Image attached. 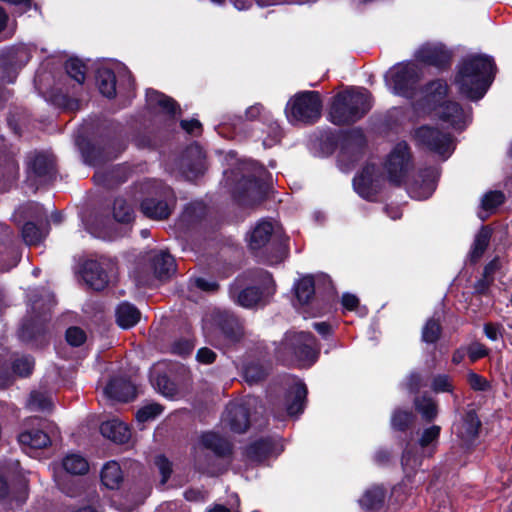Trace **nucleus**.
<instances>
[{
	"label": "nucleus",
	"instance_id": "obj_55",
	"mask_svg": "<svg viewBox=\"0 0 512 512\" xmlns=\"http://www.w3.org/2000/svg\"><path fill=\"white\" fill-rule=\"evenodd\" d=\"M223 332L231 341H237L242 336V328L236 321L229 323V327H223Z\"/></svg>",
	"mask_w": 512,
	"mask_h": 512
},
{
	"label": "nucleus",
	"instance_id": "obj_48",
	"mask_svg": "<svg viewBox=\"0 0 512 512\" xmlns=\"http://www.w3.org/2000/svg\"><path fill=\"white\" fill-rule=\"evenodd\" d=\"M34 366V362L31 358L23 356L17 358L13 362V371L19 376H28Z\"/></svg>",
	"mask_w": 512,
	"mask_h": 512
},
{
	"label": "nucleus",
	"instance_id": "obj_37",
	"mask_svg": "<svg viewBox=\"0 0 512 512\" xmlns=\"http://www.w3.org/2000/svg\"><path fill=\"white\" fill-rule=\"evenodd\" d=\"M113 216L121 223H129L134 219L132 207L123 198H116L113 205Z\"/></svg>",
	"mask_w": 512,
	"mask_h": 512
},
{
	"label": "nucleus",
	"instance_id": "obj_35",
	"mask_svg": "<svg viewBox=\"0 0 512 512\" xmlns=\"http://www.w3.org/2000/svg\"><path fill=\"white\" fill-rule=\"evenodd\" d=\"M385 492L382 487L375 486L367 490L359 500L360 505L366 509H374L383 503Z\"/></svg>",
	"mask_w": 512,
	"mask_h": 512
},
{
	"label": "nucleus",
	"instance_id": "obj_41",
	"mask_svg": "<svg viewBox=\"0 0 512 512\" xmlns=\"http://www.w3.org/2000/svg\"><path fill=\"white\" fill-rule=\"evenodd\" d=\"M28 407L32 411H49L52 408V401L44 393L32 392L28 401Z\"/></svg>",
	"mask_w": 512,
	"mask_h": 512
},
{
	"label": "nucleus",
	"instance_id": "obj_32",
	"mask_svg": "<svg viewBox=\"0 0 512 512\" xmlns=\"http://www.w3.org/2000/svg\"><path fill=\"white\" fill-rule=\"evenodd\" d=\"M201 444L216 454L224 455L229 452V444L219 435L213 432H208L202 435Z\"/></svg>",
	"mask_w": 512,
	"mask_h": 512
},
{
	"label": "nucleus",
	"instance_id": "obj_33",
	"mask_svg": "<svg viewBox=\"0 0 512 512\" xmlns=\"http://www.w3.org/2000/svg\"><path fill=\"white\" fill-rule=\"evenodd\" d=\"M63 467L68 473L74 475L85 474L89 469L87 460L79 454L67 455L63 460Z\"/></svg>",
	"mask_w": 512,
	"mask_h": 512
},
{
	"label": "nucleus",
	"instance_id": "obj_19",
	"mask_svg": "<svg viewBox=\"0 0 512 512\" xmlns=\"http://www.w3.org/2000/svg\"><path fill=\"white\" fill-rule=\"evenodd\" d=\"M28 178L35 183L44 184L56 178L54 162H29Z\"/></svg>",
	"mask_w": 512,
	"mask_h": 512
},
{
	"label": "nucleus",
	"instance_id": "obj_38",
	"mask_svg": "<svg viewBox=\"0 0 512 512\" xmlns=\"http://www.w3.org/2000/svg\"><path fill=\"white\" fill-rule=\"evenodd\" d=\"M272 451V444L269 440H260L248 448V456L254 461H262Z\"/></svg>",
	"mask_w": 512,
	"mask_h": 512
},
{
	"label": "nucleus",
	"instance_id": "obj_64",
	"mask_svg": "<svg viewBox=\"0 0 512 512\" xmlns=\"http://www.w3.org/2000/svg\"><path fill=\"white\" fill-rule=\"evenodd\" d=\"M255 369L256 368L253 367V366H249V367L246 368L245 376H246L248 381L256 382V381L260 380L261 378H263L264 373L263 372H259V373L255 374L254 373Z\"/></svg>",
	"mask_w": 512,
	"mask_h": 512
},
{
	"label": "nucleus",
	"instance_id": "obj_44",
	"mask_svg": "<svg viewBox=\"0 0 512 512\" xmlns=\"http://www.w3.org/2000/svg\"><path fill=\"white\" fill-rule=\"evenodd\" d=\"M22 236L26 244H37L43 238L42 233L32 222H27L22 228Z\"/></svg>",
	"mask_w": 512,
	"mask_h": 512
},
{
	"label": "nucleus",
	"instance_id": "obj_40",
	"mask_svg": "<svg viewBox=\"0 0 512 512\" xmlns=\"http://www.w3.org/2000/svg\"><path fill=\"white\" fill-rule=\"evenodd\" d=\"M65 69L68 75L77 83L82 84L85 81V65L79 59L71 58L67 60Z\"/></svg>",
	"mask_w": 512,
	"mask_h": 512
},
{
	"label": "nucleus",
	"instance_id": "obj_12",
	"mask_svg": "<svg viewBox=\"0 0 512 512\" xmlns=\"http://www.w3.org/2000/svg\"><path fill=\"white\" fill-rule=\"evenodd\" d=\"M436 114L456 130H463L469 121L468 114L456 102H444L437 106Z\"/></svg>",
	"mask_w": 512,
	"mask_h": 512
},
{
	"label": "nucleus",
	"instance_id": "obj_53",
	"mask_svg": "<svg viewBox=\"0 0 512 512\" xmlns=\"http://www.w3.org/2000/svg\"><path fill=\"white\" fill-rule=\"evenodd\" d=\"M452 385L448 376L439 375L433 379L432 389L437 392H449L451 391Z\"/></svg>",
	"mask_w": 512,
	"mask_h": 512
},
{
	"label": "nucleus",
	"instance_id": "obj_39",
	"mask_svg": "<svg viewBox=\"0 0 512 512\" xmlns=\"http://www.w3.org/2000/svg\"><path fill=\"white\" fill-rule=\"evenodd\" d=\"M441 325L435 319L426 321L422 328L421 338L425 343H435L441 336Z\"/></svg>",
	"mask_w": 512,
	"mask_h": 512
},
{
	"label": "nucleus",
	"instance_id": "obj_34",
	"mask_svg": "<svg viewBox=\"0 0 512 512\" xmlns=\"http://www.w3.org/2000/svg\"><path fill=\"white\" fill-rule=\"evenodd\" d=\"M414 404L416 410L426 421H432L438 414L436 402L430 397H417Z\"/></svg>",
	"mask_w": 512,
	"mask_h": 512
},
{
	"label": "nucleus",
	"instance_id": "obj_58",
	"mask_svg": "<svg viewBox=\"0 0 512 512\" xmlns=\"http://www.w3.org/2000/svg\"><path fill=\"white\" fill-rule=\"evenodd\" d=\"M180 125L189 134H199L202 129V125L197 119L182 120Z\"/></svg>",
	"mask_w": 512,
	"mask_h": 512
},
{
	"label": "nucleus",
	"instance_id": "obj_7",
	"mask_svg": "<svg viewBox=\"0 0 512 512\" xmlns=\"http://www.w3.org/2000/svg\"><path fill=\"white\" fill-rule=\"evenodd\" d=\"M412 138L417 146L447 158L451 156L456 146L455 140L450 134L428 125L414 129Z\"/></svg>",
	"mask_w": 512,
	"mask_h": 512
},
{
	"label": "nucleus",
	"instance_id": "obj_42",
	"mask_svg": "<svg viewBox=\"0 0 512 512\" xmlns=\"http://www.w3.org/2000/svg\"><path fill=\"white\" fill-rule=\"evenodd\" d=\"M505 200V196L500 191H490L483 195L481 200V207L486 211L496 209Z\"/></svg>",
	"mask_w": 512,
	"mask_h": 512
},
{
	"label": "nucleus",
	"instance_id": "obj_28",
	"mask_svg": "<svg viewBox=\"0 0 512 512\" xmlns=\"http://www.w3.org/2000/svg\"><path fill=\"white\" fill-rule=\"evenodd\" d=\"M146 98L149 105L157 106L170 115L176 114L177 104L172 98L153 89L147 90Z\"/></svg>",
	"mask_w": 512,
	"mask_h": 512
},
{
	"label": "nucleus",
	"instance_id": "obj_51",
	"mask_svg": "<svg viewBox=\"0 0 512 512\" xmlns=\"http://www.w3.org/2000/svg\"><path fill=\"white\" fill-rule=\"evenodd\" d=\"M181 167L180 169L183 170L184 177L188 180L195 179L198 174L201 172L199 167L201 166L202 162H180Z\"/></svg>",
	"mask_w": 512,
	"mask_h": 512
},
{
	"label": "nucleus",
	"instance_id": "obj_54",
	"mask_svg": "<svg viewBox=\"0 0 512 512\" xmlns=\"http://www.w3.org/2000/svg\"><path fill=\"white\" fill-rule=\"evenodd\" d=\"M155 464L157 465L161 475V482L164 484L168 480L171 473V464L164 456H157L155 460Z\"/></svg>",
	"mask_w": 512,
	"mask_h": 512
},
{
	"label": "nucleus",
	"instance_id": "obj_31",
	"mask_svg": "<svg viewBox=\"0 0 512 512\" xmlns=\"http://www.w3.org/2000/svg\"><path fill=\"white\" fill-rule=\"evenodd\" d=\"M479 426L478 418L473 413H469L458 428V436L464 442L469 443L477 436Z\"/></svg>",
	"mask_w": 512,
	"mask_h": 512
},
{
	"label": "nucleus",
	"instance_id": "obj_60",
	"mask_svg": "<svg viewBox=\"0 0 512 512\" xmlns=\"http://www.w3.org/2000/svg\"><path fill=\"white\" fill-rule=\"evenodd\" d=\"M197 359L201 363L210 364L215 361L216 354L208 348H201L197 352Z\"/></svg>",
	"mask_w": 512,
	"mask_h": 512
},
{
	"label": "nucleus",
	"instance_id": "obj_1",
	"mask_svg": "<svg viewBox=\"0 0 512 512\" xmlns=\"http://www.w3.org/2000/svg\"><path fill=\"white\" fill-rule=\"evenodd\" d=\"M224 181L241 205L253 206L264 198L268 174L256 162H240L224 172Z\"/></svg>",
	"mask_w": 512,
	"mask_h": 512
},
{
	"label": "nucleus",
	"instance_id": "obj_3",
	"mask_svg": "<svg viewBox=\"0 0 512 512\" xmlns=\"http://www.w3.org/2000/svg\"><path fill=\"white\" fill-rule=\"evenodd\" d=\"M414 162H385L384 169L388 180L396 185L405 183L412 197L426 199L432 195L439 177L434 168H418L415 174Z\"/></svg>",
	"mask_w": 512,
	"mask_h": 512
},
{
	"label": "nucleus",
	"instance_id": "obj_24",
	"mask_svg": "<svg viewBox=\"0 0 512 512\" xmlns=\"http://www.w3.org/2000/svg\"><path fill=\"white\" fill-rule=\"evenodd\" d=\"M19 442L24 447L41 449L50 443V436L42 430H27L19 435Z\"/></svg>",
	"mask_w": 512,
	"mask_h": 512
},
{
	"label": "nucleus",
	"instance_id": "obj_13",
	"mask_svg": "<svg viewBox=\"0 0 512 512\" xmlns=\"http://www.w3.org/2000/svg\"><path fill=\"white\" fill-rule=\"evenodd\" d=\"M375 164L367 163L361 173L353 179L355 191L364 199H371L376 194Z\"/></svg>",
	"mask_w": 512,
	"mask_h": 512
},
{
	"label": "nucleus",
	"instance_id": "obj_18",
	"mask_svg": "<svg viewBox=\"0 0 512 512\" xmlns=\"http://www.w3.org/2000/svg\"><path fill=\"white\" fill-rule=\"evenodd\" d=\"M100 431L104 437L116 443H125L131 436L128 426L119 419L103 422Z\"/></svg>",
	"mask_w": 512,
	"mask_h": 512
},
{
	"label": "nucleus",
	"instance_id": "obj_46",
	"mask_svg": "<svg viewBox=\"0 0 512 512\" xmlns=\"http://www.w3.org/2000/svg\"><path fill=\"white\" fill-rule=\"evenodd\" d=\"M413 420V414L410 411L397 410L392 415V426L398 430H404Z\"/></svg>",
	"mask_w": 512,
	"mask_h": 512
},
{
	"label": "nucleus",
	"instance_id": "obj_9",
	"mask_svg": "<svg viewBox=\"0 0 512 512\" xmlns=\"http://www.w3.org/2000/svg\"><path fill=\"white\" fill-rule=\"evenodd\" d=\"M388 78L396 94L412 98L420 79V69L414 63L398 64L389 70Z\"/></svg>",
	"mask_w": 512,
	"mask_h": 512
},
{
	"label": "nucleus",
	"instance_id": "obj_30",
	"mask_svg": "<svg viewBox=\"0 0 512 512\" xmlns=\"http://www.w3.org/2000/svg\"><path fill=\"white\" fill-rule=\"evenodd\" d=\"M102 483L110 489L117 488L122 481V471L117 462H108L102 469Z\"/></svg>",
	"mask_w": 512,
	"mask_h": 512
},
{
	"label": "nucleus",
	"instance_id": "obj_25",
	"mask_svg": "<svg viewBox=\"0 0 512 512\" xmlns=\"http://www.w3.org/2000/svg\"><path fill=\"white\" fill-rule=\"evenodd\" d=\"M441 427L438 425H432L425 428L420 434L418 444L423 450L424 454L428 456L432 455L437 447Z\"/></svg>",
	"mask_w": 512,
	"mask_h": 512
},
{
	"label": "nucleus",
	"instance_id": "obj_63",
	"mask_svg": "<svg viewBox=\"0 0 512 512\" xmlns=\"http://www.w3.org/2000/svg\"><path fill=\"white\" fill-rule=\"evenodd\" d=\"M421 383L422 378L420 374L412 373L408 378L407 387L410 391L415 392L421 387Z\"/></svg>",
	"mask_w": 512,
	"mask_h": 512
},
{
	"label": "nucleus",
	"instance_id": "obj_52",
	"mask_svg": "<svg viewBox=\"0 0 512 512\" xmlns=\"http://www.w3.org/2000/svg\"><path fill=\"white\" fill-rule=\"evenodd\" d=\"M484 334L489 340L496 341L502 337L503 327L496 323H486L484 325Z\"/></svg>",
	"mask_w": 512,
	"mask_h": 512
},
{
	"label": "nucleus",
	"instance_id": "obj_49",
	"mask_svg": "<svg viewBox=\"0 0 512 512\" xmlns=\"http://www.w3.org/2000/svg\"><path fill=\"white\" fill-rule=\"evenodd\" d=\"M66 340L72 346H80L86 340V333L79 327H70L66 331Z\"/></svg>",
	"mask_w": 512,
	"mask_h": 512
},
{
	"label": "nucleus",
	"instance_id": "obj_57",
	"mask_svg": "<svg viewBox=\"0 0 512 512\" xmlns=\"http://www.w3.org/2000/svg\"><path fill=\"white\" fill-rule=\"evenodd\" d=\"M188 160H203L207 157L205 151L199 144H192L186 150Z\"/></svg>",
	"mask_w": 512,
	"mask_h": 512
},
{
	"label": "nucleus",
	"instance_id": "obj_23",
	"mask_svg": "<svg viewBox=\"0 0 512 512\" xmlns=\"http://www.w3.org/2000/svg\"><path fill=\"white\" fill-rule=\"evenodd\" d=\"M273 231L274 227L271 222H259L250 234L249 246L251 249L257 250L263 247L269 241Z\"/></svg>",
	"mask_w": 512,
	"mask_h": 512
},
{
	"label": "nucleus",
	"instance_id": "obj_15",
	"mask_svg": "<svg viewBox=\"0 0 512 512\" xmlns=\"http://www.w3.org/2000/svg\"><path fill=\"white\" fill-rule=\"evenodd\" d=\"M418 58L427 64L444 68L450 64L451 53L441 45H426L418 51Z\"/></svg>",
	"mask_w": 512,
	"mask_h": 512
},
{
	"label": "nucleus",
	"instance_id": "obj_20",
	"mask_svg": "<svg viewBox=\"0 0 512 512\" xmlns=\"http://www.w3.org/2000/svg\"><path fill=\"white\" fill-rule=\"evenodd\" d=\"M104 391L109 398L124 402L134 398L136 393L134 385L124 379L110 381Z\"/></svg>",
	"mask_w": 512,
	"mask_h": 512
},
{
	"label": "nucleus",
	"instance_id": "obj_4",
	"mask_svg": "<svg viewBox=\"0 0 512 512\" xmlns=\"http://www.w3.org/2000/svg\"><path fill=\"white\" fill-rule=\"evenodd\" d=\"M371 95L364 88H352L334 96L329 119L335 125H349L371 109Z\"/></svg>",
	"mask_w": 512,
	"mask_h": 512
},
{
	"label": "nucleus",
	"instance_id": "obj_50",
	"mask_svg": "<svg viewBox=\"0 0 512 512\" xmlns=\"http://www.w3.org/2000/svg\"><path fill=\"white\" fill-rule=\"evenodd\" d=\"M466 349L467 355L471 362H475L478 359L487 356L489 352L486 346L479 342L471 343Z\"/></svg>",
	"mask_w": 512,
	"mask_h": 512
},
{
	"label": "nucleus",
	"instance_id": "obj_59",
	"mask_svg": "<svg viewBox=\"0 0 512 512\" xmlns=\"http://www.w3.org/2000/svg\"><path fill=\"white\" fill-rule=\"evenodd\" d=\"M194 285L205 292H213L218 288V284L215 281H210L204 278L195 279Z\"/></svg>",
	"mask_w": 512,
	"mask_h": 512
},
{
	"label": "nucleus",
	"instance_id": "obj_8",
	"mask_svg": "<svg viewBox=\"0 0 512 512\" xmlns=\"http://www.w3.org/2000/svg\"><path fill=\"white\" fill-rule=\"evenodd\" d=\"M281 349L284 355H294L302 365H311L318 354L315 338L305 332L286 334Z\"/></svg>",
	"mask_w": 512,
	"mask_h": 512
},
{
	"label": "nucleus",
	"instance_id": "obj_62",
	"mask_svg": "<svg viewBox=\"0 0 512 512\" xmlns=\"http://www.w3.org/2000/svg\"><path fill=\"white\" fill-rule=\"evenodd\" d=\"M358 303V298L353 294L346 293L342 296V304L348 310H354Z\"/></svg>",
	"mask_w": 512,
	"mask_h": 512
},
{
	"label": "nucleus",
	"instance_id": "obj_43",
	"mask_svg": "<svg viewBox=\"0 0 512 512\" xmlns=\"http://www.w3.org/2000/svg\"><path fill=\"white\" fill-rule=\"evenodd\" d=\"M411 149L409 144L404 141H398L391 149L387 160H410Z\"/></svg>",
	"mask_w": 512,
	"mask_h": 512
},
{
	"label": "nucleus",
	"instance_id": "obj_36",
	"mask_svg": "<svg viewBox=\"0 0 512 512\" xmlns=\"http://www.w3.org/2000/svg\"><path fill=\"white\" fill-rule=\"evenodd\" d=\"M295 294L300 303H308L314 295L313 278L311 276L301 278L295 285Z\"/></svg>",
	"mask_w": 512,
	"mask_h": 512
},
{
	"label": "nucleus",
	"instance_id": "obj_29",
	"mask_svg": "<svg viewBox=\"0 0 512 512\" xmlns=\"http://www.w3.org/2000/svg\"><path fill=\"white\" fill-rule=\"evenodd\" d=\"M492 235V230L487 227L483 226L479 232L476 234L472 249L470 251V259L473 262H476L485 252Z\"/></svg>",
	"mask_w": 512,
	"mask_h": 512
},
{
	"label": "nucleus",
	"instance_id": "obj_5",
	"mask_svg": "<svg viewBox=\"0 0 512 512\" xmlns=\"http://www.w3.org/2000/svg\"><path fill=\"white\" fill-rule=\"evenodd\" d=\"M141 189L146 194L140 204L141 212L152 220L167 219L176 202L172 189L159 181L146 182Z\"/></svg>",
	"mask_w": 512,
	"mask_h": 512
},
{
	"label": "nucleus",
	"instance_id": "obj_47",
	"mask_svg": "<svg viewBox=\"0 0 512 512\" xmlns=\"http://www.w3.org/2000/svg\"><path fill=\"white\" fill-rule=\"evenodd\" d=\"M157 390L165 397L172 398L176 394V387L166 376H158L154 382Z\"/></svg>",
	"mask_w": 512,
	"mask_h": 512
},
{
	"label": "nucleus",
	"instance_id": "obj_45",
	"mask_svg": "<svg viewBox=\"0 0 512 512\" xmlns=\"http://www.w3.org/2000/svg\"><path fill=\"white\" fill-rule=\"evenodd\" d=\"M163 411L161 405L156 403L148 404L138 410L136 414V418L139 422H146L148 420L154 419L156 416L160 415Z\"/></svg>",
	"mask_w": 512,
	"mask_h": 512
},
{
	"label": "nucleus",
	"instance_id": "obj_22",
	"mask_svg": "<svg viewBox=\"0 0 512 512\" xmlns=\"http://www.w3.org/2000/svg\"><path fill=\"white\" fill-rule=\"evenodd\" d=\"M140 315V311L127 302L121 303L116 310L117 323L124 329L136 325L140 320Z\"/></svg>",
	"mask_w": 512,
	"mask_h": 512
},
{
	"label": "nucleus",
	"instance_id": "obj_2",
	"mask_svg": "<svg viewBox=\"0 0 512 512\" xmlns=\"http://www.w3.org/2000/svg\"><path fill=\"white\" fill-rule=\"evenodd\" d=\"M495 64L486 55H472L463 60L456 84L459 90L471 100H479L484 96L492 83Z\"/></svg>",
	"mask_w": 512,
	"mask_h": 512
},
{
	"label": "nucleus",
	"instance_id": "obj_10",
	"mask_svg": "<svg viewBox=\"0 0 512 512\" xmlns=\"http://www.w3.org/2000/svg\"><path fill=\"white\" fill-rule=\"evenodd\" d=\"M260 277L264 285V291H259V289L255 287L246 288L240 291L237 296H234L238 304L250 308L262 302L265 296L271 295L274 292L272 276L268 272H262Z\"/></svg>",
	"mask_w": 512,
	"mask_h": 512
},
{
	"label": "nucleus",
	"instance_id": "obj_17",
	"mask_svg": "<svg viewBox=\"0 0 512 512\" xmlns=\"http://www.w3.org/2000/svg\"><path fill=\"white\" fill-rule=\"evenodd\" d=\"M150 262L155 276L160 280L169 278L175 272V261L166 251L152 252Z\"/></svg>",
	"mask_w": 512,
	"mask_h": 512
},
{
	"label": "nucleus",
	"instance_id": "obj_14",
	"mask_svg": "<svg viewBox=\"0 0 512 512\" xmlns=\"http://www.w3.org/2000/svg\"><path fill=\"white\" fill-rule=\"evenodd\" d=\"M83 279L94 290L104 289L109 281L102 264L95 260H89L84 264Z\"/></svg>",
	"mask_w": 512,
	"mask_h": 512
},
{
	"label": "nucleus",
	"instance_id": "obj_6",
	"mask_svg": "<svg viewBox=\"0 0 512 512\" xmlns=\"http://www.w3.org/2000/svg\"><path fill=\"white\" fill-rule=\"evenodd\" d=\"M322 99L316 91H303L287 103L285 113L292 124H313L321 117Z\"/></svg>",
	"mask_w": 512,
	"mask_h": 512
},
{
	"label": "nucleus",
	"instance_id": "obj_16",
	"mask_svg": "<svg viewBox=\"0 0 512 512\" xmlns=\"http://www.w3.org/2000/svg\"><path fill=\"white\" fill-rule=\"evenodd\" d=\"M223 420L234 432H245L249 426L247 406L244 404H233L228 406Z\"/></svg>",
	"mask_w": 512,
	"mask_h": 512
},
{
	"label": "nucleus",
	"instance_id": "obj_11",
	"mask_svg": "<svg viewBox=\"0 0 512 512\" xmlns=\"http://www.w3.org/2000/svg\"><path fill=\"white\" fill-rule=\"evenodd\" d=\"M94 168V182L97 185L112 187L126 180L127 174L111 162H91Z\"/></svg>",
	"mask_w": 512,
	"mask_h": 512
},
{
	"label": "nucleus",
	"instance_id": "obj_56",
	"mask_svg": "<svg viewBox=\"0 0 512 512\" xmlns=\"http://www.w3.org/2000/svg\"><path fill=\"white\" fill-rule=\"evenodd\" d=\"M467 379H468V383L469 385L474 389V390H479V391H483L487 388V381L481 377L480 375L474 373V372H470L467 376Z\"/></svg>",
	"mask_w": 512,
	"mask_h": 512
},
{
	"label": "nucleus",
	"instance_id": "obj_27",
	"mask_svg": "<svg viewBox=\"0 0 512 512\" xmlns=\"http://www.w3.org/2000/svg\"><path fill=\"white\" fill-rule=\"evenodd\" d=\"M97 85L102 95L113 98L116 95V78L112 70L102 68L97 71Z\"/></svg>",
	"mask_w": 512,
	"mask_h": 512
},
{
	"label": "nucleus",
	"instance_id": "obj_21",
	"mask_svg": "<svg viewBox=\"0 0 512 512\" xmlns=\"http://www.w3.org/2000/svg\"><path fill=\"white\" fill-rule=\"evenodd\" d=\"M307 389L302 382H295L287 394V412L294 416L303 411Z\"/></svg>",
	"mask_w": 512,
	"mask_h": 512
},
{
	"label": "nucleus",
	"instance_id": "obj_61",
	"mask_svg": "<svg viewBox=\"0 0 512 512\" xmlns=\"http://www.w3.org/2000/svg\"><path fill=\"white\" fill-rule=\"evenodd\" d=\"M263 111V106L260 104H255L250 107H248L245 111V118L247 120H255L257 119Z\"/></svg>",
	"mask_w": 512,
	"mask_h": 512
},
{
	"label": "nucleus",
	"instance_id": "obj_26",
	"mask_svg": "<svg viewBox=\"0 0 512 512\" xmlns=\"http://www.w3.org/2000/svg\"><path fill=\"white\" fill-rule=\"evenodd\" d=\"M447 84L442 80H435L430 82L425 89V101L427 105L435 110L438 103L446 96L447 94Z\"/></svg>",
	"mask_w": 512,
	"mask_h": 512
}]
</instances>
